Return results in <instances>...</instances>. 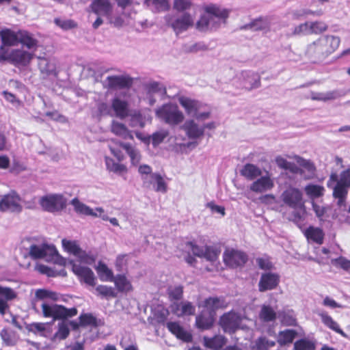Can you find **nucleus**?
<instances>
[{
  "label": "nucleus",
  "instance_id": "1",
  "mask_svg": "<svg viewBox=\"0 0 350 350\" xmlns=\"http://www.w3.org/2000/svg\"><path fill=\"white\" fill-rule=\"evenodd\" d=\"M340 39L338 36L326 35L308 44L304 53L307 60L317 64L334 53L339 47Z\"/></svg>",
  "mask_w": 350,
  "mask_h": 350
},
{
  "label": "nucleus",
  "instance_id": "2",
  "mask_svg": "<svg viewBox=\"0 0 350 350\" xmlns=\"http://www.w3.org/2000/svg\"><path fill=\"white\" fill-rule=\"evenodd\" d=\"M42 316L44 318H51L54 321L66 320L78 314L77 308H68L60 304H49L44 301L41 305Z\"/></svg>",
  "mask_w": 350,
  "mask_h": 350
},
{
  "label": "nucleus",
  "instance_id": "3",
  "mask_svg": "<svg viewBox=\"0 0 350 350\" xmlns=\"http://www.w3.org/2000/svg\"><path fill=\"white\" fill-rule=\"evenodd\" d=\"M34 54L23 49H12L10 53L0 46V62L8 61L16 67H26L33 59Z\"/></svg>",
  "mask_w": 350,
  "mask_h": 350
},
{
  "label": "nucleus",
  "instance_id": "4",
  "mask_svg": "<svg viewBox=\"0 0 350 350\" xmlns=\"http://www.w3.org/2000/svg\"><path fill=\"white\" fill-rule=\"evenodd\" d=\"M156 116L166 124L175 126L181 123L184 120V115L176 104L167 103L156 110Z\"/></svg>",
  "mask_w": 350,
  "mask_h": 350
},
{
  "label": "nucleus",
  "instance_id": "5",
  "mask_svg": "<svg viewBox=\"0 0 350 350\" xmlns=\"http://www.w3.org/2000/svg\"><path fill=\"white\" fill-rule=\"evenodd\" d=\"M42 209L46 212L56 213L67 206V199L61 193H51L42 196L38 201Z\"/></svg>",
  "mask_w": 350,
  "mask_h": 350
},
{
  "label": "nucleus",
  "instance_id": "6",
  "mask_svg": "<svg viewBox=\"0 0 350 350\" xmlns=\"http://www.w3.org/2000/svg\"><path fill=\"white\" fill-rule=\"evenodd\" d=\"M284 204L294 210H302L305 212V202L302 191L298 188L290 187L281 195Z\"/></svg>",
  "mask_w": 350,
  "mask_h": 350
},
{
  "label": "nucleus",
  "instance_id": "7",
  "mask_svg": "<svg viewBox=\"0 0 350 350\" xmlns=\"http://www.w3.org/2000/svg\"><path fill=\"white\" fill-rule=\"evenodd\" d=\"M241 321L242 318L239 314L230 311L220 317L219 324L224 332L231 334L240 328Z\"/></svg>",
  "mask_w": 350,
  "mask_h": 350
},
{
  "label": "nucleus",
  "instance_id": "8",
  "mask_svg": "<svg viewBox=\"0 0 350 350\" xmlns=\"http://www.w3.org/2000/svg\"><path fill=\"white\" fill-rule=\"evenodd\" d=\"M247 255L240 250L226 249L223 254L224 264L230 268H237L243 266L247 261Z\"/></svg>",
  "mask_w": 350,
  "mask_h": 350
},
{
  "label": "nucleus",
  "instance_id": "9",
  "mask_svg": "<svg viewBox=\"0 0 350 350\" xmlns=\"http://www.w3.org/2000/svg\"><path fill=\"white\" fill-rule=\"evenodd\" d=\"M166 21L177 35L187 31L194 25L193 17L188 12H184L174 18L169 16Z\"/></svg>",
  "mask_w": 350,
  "mask_h": 350
},
{
  "label": "nucleus",
  "instance_id": "10",
  "mask_svg": "<svg viewBox=\"0 0 350 350\" xmlns=\"http://www.w3.org/2000/svg\"><path fill=\"white\" fill-rule=\"evenodd\" d=\"M21 197L15 191H11L9 193L2 196L0 200V211L5 212L10 211L20 213L22 206L20 204Z\"/></svg>",
  "mask_w": 350,
  "mask_h": 350
},
{
  "label": "nucleus",
  "instance_id": "11",
  "mask_svg": "<svg viewBox=\"0 0 350 350\" xmlns=\"http://www.w3.org/2000/svg\"><path fill=\"white\" fill-rule=\"evenodd\" d=\"M107 84L104 88L108 90L129 89L133 83V79L129 75H111L106 78Z\"/></svg>",
  "mask_w": 350,
  "mask_h": 350
},
{
  "label": "nucleus",
  "instance_id": "12",
  "mask_svg": "<svg viewBox=\"0 0 350 350\" xmlns=\"http://www.w3.org/2000/svg\"><path fill=\"white\" fill-rule=\"evenodd\" d=\"M72 270L77 276L81 282H84L88 286H94L96 284V278L92 270L87 267L81 266L70 262Z\"/></svg>",
  "mask_w": 350,
  "mask_h": 350
},
{
  "label": "nucleus",
  "instance_id": "13",
  "mask_svg": "<svg viewBox=\"0 0 350 350\" xmlns=\"http://www.w3.org/2000/svg\"><path fill=\"white\" fill-rule=\"evenodd\" d=\"M280 281V275L278 273L272 272L262 273L258 282V291L265 292L275 289Z\"/></svg>",
  "mask_w": 350,
  "mask_h": 350
},
{
  "label": "nucleus",
  "instance_id": "14",
  "mask_svg": "<svg viewBox=\"0 0 350 350\" xmlns=\"http://www.w3.org/2000/svg\"><path fill=\"white\" fill-rule=\"evenodd\" d=\"M29 256L33 259H40L49 256L53 257L57 255L56 248L53 245L42 244L41 246L31 245L29 247Z\"/></svg>",
  "mask_w": 350,
  "mask_h": 350
},
{
  "label": "nucleus",
  "instance_id": "15",
  "mask_svg": "<svg viewBox=\"0 0 350 350\" xmlns=\"http://www.w3.org/2000/svg\"><path fill=\"white\" fill-rule=\"evenodd\" d=\"M169 332L175 336L176 338L185 342H191L193 337L191 333L186 331L177 321H169L166 323Z\"/></svg>",
  "mask_w": 350,
  "mask_h": 350
},
{
  "label": "nucleus",
  "instance_id": "16",
  "mask_svg": "<svg viewBox=\"0 0 350 350\" xmlns=\"http://www.w3.org/2000/svg\"><path fill=\"white\" fill-rule=\"evenodd\" d=\"M170 308L178 317L191 316L196 312L195 306L188 301L174 302L170 305Z\"/></svg>",
  "mask_w": 350,
  "mask_h": 350
},
{
  "label": "nucleus",
  "instance_id": "17",
  "mask_svg": "<svg viewBox=\"0 0 350 350\" xmlns=\"http://www.w3.org/2000/svg\"><path fill=\"white\" fill-rule=\"evenodd\" d=\"M204 12L208 15L213 21V18H217L218 21H222L226 23V19L229 16V10L227 9H222L215 4H209L203 7Z\"/></svg>",
  "mask_w": 350,
  "mask_h": 350
},
{
  "label": "nucleus",
  "instance_id": "18",
  "mask_svg": "<svg viewBox=\"0 0 350 350\" xmlns=\"http://www.w3.org/2000/svg\"><path fill=\"white\" fill-rule=\"evenodd\" d=\"M92 11L96 15L107 17L113 12V5L109 0H94L90 4Z\"/></svg>",
  "mask_w": 350,
  "mask_h": 350
},
{
  "label": "nucleus",
  "instance_id": "19",
  "mask_svg": "<svg viewBox=\"0 0 350 350\" xmlns=\"http://www.w3.org/2000/svg\"><path fill=\"white\" fill-rule=\"evenodd\" d=\"M273 187V180L268 176H264L254 181L250 185V189L255 193H263L271 190Z\"/></svg>",
  "mask_w": 350,
  "mask_h": 350
},
{
  "label": "nucleus",
  "instance_id": "20",
  "mask_svg": "<svg viewBox=\"0 0 350 350\" xmlns=\"http://www.w3.org/2000/svg\"><path fill=\"white\" fill-rule=\"evenodd\" d=\"M178 102L188 115H196L203 106L199 100L184 96L178 98Z\"/></svg>",
  "mask_w": 350,
  "mask_h": 350
},
{
  "label": "nucleus",
  "instance_id": "21",
  "mask_svg": "<svg viewBox=\"0 0 350 350\" xmlns=\"http://www.w3.org/2000/svg\"><path fill=\"white\" fill-rule=\"evenodd\" d=\"M16 297V293L10 287L0 286V314L4 315L6 310L9 308L8 301L12 300Z\"/></svg>",
  "mask_w": 350,
  "mask_h": 350
},
{
  "label": "nucleus",
  "instance_id": "22",
  "mask_svg": "<svg viewBox=\"0 0 350 350\" xmlns=\"http://www.w3.org/2000/svg\"><path fill=\"white\" fill-rule=\"evenodd\" d=\"M243 75V88L247 91H251L253 89L258 88L261 85L260 76L254 72H244Z\"/></svg>",
  "mask_w": 350,
  "mask_h": 350
},
{
  "label": "nucleus",
  "instance_id": "23",
  "mask_svg": "<svg viewBox=\"0 0 350 350\" xmlns=\"http://www.w3.org/2000/svg\"><path fill=\"white\" fill-rule=\"evenodd\" d=\"M111 108L116 116L120 119H124L129 115V103L120 98L115 97L112 99Z\"/></svg>",
  "mask_w": 350,
  "mask_h": 350
},
{
  "label": "nucleus",
  "instance_id": "24",
  "mask_svg": "<svg viewBox=\"0 0 350 350\" xmlns=\"http://www.w3.org/2000/svg\"><path fill=\"white\" fill-rule=\"evenodd\" d=\"M18 43L25 46L29 50L36 51L38 47V40L33 36V35L26 31H18Z\"/></svg>",
  "mask_w": 350,
  "mask_h": 350
},
{
  "label": "nucleus",
  "instance_id": "25",
  "mask_svg": "<svg viewBox=\"0 0 350 350\" xmlns=\"http://www.w3.org/2000/svg\"><path fill=\"white\" fill-rule=\"evenodd\" d=\"M228 305L224 297H210L206 298L204 301V306L209 310L210 312H213L218 309L227 308Z\"/></svg>",
  "mask_w": 350,
  "mask_h": 350
},
{
  "label": "nucleus",
  "instance_id": "26",
  "mask_svg": "<svg viewBox=\"0 0 350 350\" xmlns=\"http://www.w3.org/2000/svg\"><path fill=\"white\" fill-rule=\"evenodd\" d=\"M2 45L5 46H16L18 44V31L15 32L9 29H6L0 31Z\"/></svg>",
  "mask_w": 350,
  "mask_h": 350
},
{
  "label": "nucleus",
  "instance_id": "27",
  "mask_svg": "<svg viewBox=\"0 0 350 350\" xmlns=\"http://www.w3.org/2000/svg\"><path fill=\"white\" fill-rule=\"evenodd\" d=\"M214 323V318L211 313L202 311L196 318V325L200 329H210Z\"/></svg>",
  "mask_w": 350,
  "mask_h": 350
},
{
  "label": "nucleus",
  "instance_id": "28",
  "mask_svg": "<svg viewBox=\"0 0 350 350\" xmlns=\"http://www.w3.org/2000/svg\"><path fill=\"white\" fill-rule=\"evenodd\" d=\"M304 235L307 239L311 240L319 245H321L323 243L325 234L320 228L310 226L306 229Z\"/></svg>",
  "mask_w": 350,
  "mask_h": 350
},
{
  "label": "nucleus",
  "instance_id": "29",
  "mask_svg": "<svg viewBox=\"0 0 350 350\" xmlns=\"http://www.w3.org/2000/svg\"><path fill=\"white\" fill-rule=\"evenodd\" d=\"M115 286L120 293H127L133 290L131 282L124 274H118L113 281Z\"/></svg>",
  "mask_w": 350,
  "mask_h": 350
},
{
  "label": "nucleus",
  "instance_id": "30",
  "mask_svg": "<svg viewBox=\"0 0 350 350\" xmlns=\"http://www.w3.org/2000/svg\"><path fill=\"white\" fill-rule=\"evenodd\" d=\"M78 319L80 321L82 327L96 328L103 325V322L100 319H98L92 313H82L79 315Z\"/></svg>",
  "mask_w": 350,
  "mask_h": 350
},
{
  "label": "nucleus",
  "instance_id": "31",
  "mask_svg": "<svg viewBox=\"0 0 350 350\" xmlns=\"http://www.w3.org/2000/svg\"><path fill=\"white\" fill-rule=\"evenodd\" d=\"M319 316L320 317L322 323L330 329L334 331L335 332L340 334L343 337H347L346 334L340 328L339 325L336 321H335L331 316H329L327 312H322L319 313Z\"/></svg>",
  "mask_w": 350,
  "mask_h": 350
},
{
  "label": "nucleus",
  "instance_id": "32",
  "mask_svg": "<svg viewBox=\"0 0 350 350\" xmlns=\"http://www.w3.org/2000/svg\"><path fill=\"white\" fill-rule=\"evenodd\" d=\"M262 171L256 165L252 163H247L240 170V174L246 179L253 180L261 176Z\"/></svg>",
  "mask_w": 350,
  "mask_h": 350
},
{
  "label": "nucleus",
  "instance_id": "33",
  "mask_svg": "<svg viewBox=\"0 0 350 350\" xmlns=\"http://www.w3.org/2000/svg\"><path fill=\"white\" fill-rule=\"evenodd\" d=\"M348 187L344 186L339 183L337 182L336 185L333 188L332 196L335 199H337V205L338 206H342L345 204L347 194H348Z\"/></svg>",
  "mask_w": 350,
  "mask_h": 350
},
{
  "label": "nucleus",
  "instance_id": "34",
  "mask_svg": "<svg viewBox=\"0 0 350 350\" xmlns=\"http://www.w3.org/2000/svg\"><path fill=\"white\" fill-rule=\"evenodd\" d=\"M297 336V332L295 329H286L278 332L277 342L281 345H286L293 342Z\"/></svg>",
  "mask_w": 350,
  "mask_h": 350
},
{
  "label": "nucleus",
  "instance_id": "35",
  "mask_svg": "<svg viewBox=\"0 0 350 350\" xmlns=\"http://www.w3.org/2000/svg\"><path fill=\"white\" fill-rule=\"evenodd\" d=\"M144 4L154 12H165L170 8L168 0H144Z\"/></svg>",
  "mask_w": 350,
  "mask_h": 350
},
{
  "label": "nucleus",
  "instance_id": "36",
  "mask_svg": "<svg viewBox=\"0 0 350 350\" xmlns=\"http://www.w3.org/2000/svg\"><path fill=\"white\" fill-rule=\"evenodd\" d=\"M204 340L206 347L214 349L222 348L227 342L226 338L221 335H216L213 338L204 337Z\"/></svg>",
  "mask_w": 350,
  "mask_h": 350
},
{
  "label": "nucleus",
  "instance_id": "37",
  "mask_svg": "<svg viewBox=\"0 0 350 350\" xmlns=\"http://www.w3.org/2000/svg\"><path fill=\"white\" fill-rule=\"evenodd\" d=\"M96 271L101 281L112 282L115 278L111 269L101 261L98 262V265L96 267Z\"/></svg>",
  "mask_w": 350,
  "mask_h": 350
},
{
  "label": "nucleus",
  "instance_id": "38",
  "mask_svg": "<svg viewBox=\"0 0 350 350\" xmlns=\"http://www.w3.org/2000/svg\"><path fill=\"white\" fill-rule=\"evenodd\" d=\"M184 129L190 138H198L204 134V129L199 128L193 120H189L185 123Z\"/></svg>",
  "mask_w": 350,
  "mask_h": 350
},
{
  "label": "nucleus",
  "instance_id": "39",
  "mask_svg": "<svg viewBox=\"0 0 350 350\" xmlns=\"http://www.w3.org/2000/svg\"><path fill=\"white\" fill-rule=\"evenodd\" d=\"M111 131L115 135L120 136L123 139H133V135L129 131L126 126L122 123L113 122L111 124Z\"/></svg>",
  "mask_w": 350,
  "mask_h": 350
},
{
  "label": "nucleus",
  "instance_id": "40",
  "mask_svg": "<svg viewBox=\"0 0 350 350\" xmlns=\"http://www.w3.org/2000/svg\"><path fill=\"white\" fill-rule=\"evenodd\" d=\"M70 204L74 206V209L77 213L94 217L97 216V214L91 208L81 202L77 198L72 199Z\"/></svg>",
  "mask_w": 350,
  "mask_h": 350
},
{
  "label": "nucleus",
  "instance_id": "41",
  "mask_svg": "<svg viewBox=\"0 0 350 350\" xmlns=\"http://www.w3.org/2000/svg\"><path fill=\"white\" fill-rule=\"evenodd\" d=\"M36 298L39 300L49 299L53 301H57L59 299V294L45 288H39L35 293Z\"/></svg>",
  "mask_w": 350,
  "mask_h": 350
},
{
  "label": "nucleus",
  "instance_id": "42",
  "mask_svg": "<svg viewBox=\"0 0 350 350\" xmlns=\"http://www.w3.org/2000/svg\"><path fill=\"white\" fill-rule=\"evenodd\" d=\"M119 146L122 147L129 155L131 163L137 165L139 163L141 160V155L137 150H135L130 144L119 142Z\"/></svg>",
  "mask_w": 350,
  "mask_h": 350
},
{
  "label": "nucleus",
  "instance_id": "43",
  "mask_svg": "<svg viewBox=\"0 0 350 350\" xmlns=\"http://www.w3.org/2000/svg\"><path fill=\"white\" fill-rule=\"evenodd\" d=\"M183 288L182 285L169 286L167 290L169 300L174 303L182 299L184 293Z\"/></svg>",
  "mask_w": 350,
  "mask_h": 350
},
{
  "label": "nucleus",
  "instance_id": "44",
  "mask_svg": "<svg viewBox=\"0 0 350 350\" xmlns=\"http://www.w3.org/2000/svg\"><path fill=\"white\" fill-rule=\"evenodd\" d=\"M1 336L8 346H14L16 344L18 339L16 332L8 329H3L1 332Z\"/></svg>",
  "mask_w": 350,
  "mask_h": 350
},
{
  "label": "nucleus",
  "instance_id": "45",
  "mask_svg": "<svg viewBox=\"0 0 350 350\" xmlns=\"http://www.w3.org/2000/svg\"><path fill=\"white\" fill-rule=\"evenodd\" d=\"M259 318L264 322L273 321L276 319V313L269 306H263L259 313Z\"/></svg>",
  "mask_w": 350,
  "mask_h": 350
},
{
  "label": "nucleus",
  "instance_id": "46",
  "mask_svg": "<svg viewBox=\"0 0 350 350\" xmlns=\"http://www.w3.org/2000/svg\"><path fill=\"white\" fill-rule=\"evenodd\" d=\"M253 31L269 30L270 22L267 17L260 16L252 21Z\"/></svg>",
  "mask_w": 350,
  "mask_h": 350
},
{
  "label": "nucleus",
  "instance_id": "47",
  "mask_svg": "<svg viewBox=\"0 0 350 350\" xmlns=\"http://www.w3.org/2000/svg\"><path fill=\"white\" fill-rule=\"evenodd\" d=\"M210 25L213 27H217L219 23L217 21H213L208 14H204L197 21L196 28L200 31H204L208 28Z\"/></svg>",
  "mask_w": 350,
  "mask_h": 350
},
{
  "label": "nucleus",
  "instance_id": "48",
  "mask_svg": "<svg viewBox=\"0 0 350 350\" xmlns=\"http://www.w3.org/2000/svg\"><path fill=\"white\" fill-rule=\"evenodd\" d=\"M306 194L312 198L321 197L324 194V188L323 186L309 184L305 187Z\"/></svg>",
  "mask_w": 350,
  "mask_h": 350
},
{
  "label": "nucleus",
  "instance_id": "49",
  "mask_svg": "<svg viewBox=\"0 0 350 350\" xmlns=\"http://www.w3.org/2000/svg\"><path fill=\"white\" fill-rule=\"evenodd\" d=\"M105 163L107 170L111 172L118 174L127 172V168L124 165L116 163L112 159L109 157H105Z\"/></svg>",
  "mask_w": 350,
  "mask_h": 350
},
{
  "label": "nucleus",
  "instance_id": "50",
  "mask_svg": "<svg viewBox=\"0 0 350 350\" xmlns=\"http://www.w3.org/2000/svg\"><path fill=\"white\" fill-rule=\"evenodd\" d=\"M315 343L306 338L297 340L294 343L293 350H315Z\"/></svg>",
  "mask_w": 350,
  "mask_h": 350
},
{
  "label": "nucleus",
  "instance_id": "51",
  "mask_svg": "<svg viewBox=\"0 0 350 350\" xmlns=\"http://www.w3.org/2000/svg\"><path fill=\"white\" fill-rule=\"evenodd\" d=\"M169 314L168 309L162 308L153 313V320L159 325H166Z\"/></svg>",
  "mask_w": 350,
  "mask_h": 350
},
{
  "label": "nucleus",
  "instance_id": "52",
  "mask_svg": "<svg viewBox=\"0 0 350 350\" xmlns=\"http://www.w3.org/2000/svg\"><path fill=\"white\" fill-rule=\"evenodd\" d=\"M220 252L221 250L215 247L206 245L202 257L208 261L214 262L217 260Z\"/></svg>",
  "mask_w": 350,
  "mask_h": 350
},
{
  "label": "nucleus",
  "instance_id": "53",
  "mask_svg": "<svg viewBox=\"0 0 350 350\" xmlns=\"http://www.w3.org/2000/svg\"><path fill=\"white\" fill-rule=\"evenodd\" d=\"M96 291L98 295L107 299L115 298L117 297V293L111 286H108L106 285H98L96 288Z\"/></svg>",
  "mask_w": 350,
  "mask_h": 350
},
{
  "label": "nucleus",
  "instance_id": "54",
  "mask_svg": "<svg viewBox=\"0 0 350 350\" xmlns=\"http://www.w3.org/2000/svg\"><path fill=\"white\" fill-rule=\"evenodd\" d=\"M328 25L323 21H314L309 23V33L320 34L327 31Z\"/></svg>",
  "mask_w": 350,
  "mask_h": 350
},
{
  "label": "nucleus",
  "instance_id": "55",
  "mask_svg": "<svg viewBox=\"0 0 350 350\" xmlns=\"http://www.w3.org/2000/svg\"><path fill=\"white\" fill-rule=\"evenodd\" d=\"M62 245L68 252L75 256L81 253V249L75 241H69L64 239L62 240Z\"/></svg>",
  "mask_w": 350,
  "mask_h": 350
},
{
  "label": "nucleus",
  "instance_id": "56",
  "mask_svg": "<svg viewBox=\"0 0 350 350\" xmlns=\"http://www.w3.org/2000/svg\"><path fill=\"white\" fill-rule=\"evenodd\" d=\"M55 24L64 31L77 28L78 25L76 21L72 19L63 20L59 18L54 19Z\"/></svg>",
  "mask_w": 350,
  "mask_h": 350
},
{
  "label": "nucleus",
  "instance_id": "57",
  "mask_svg": "<svg viewBox=\"0 0 350 350\" xmlns=\"http://www.w3.org/2000/svg\"><path fill=\"white\" fill-rule=\"evenodd\" d=\"M193 6L192 0H174L173 8L178 12H187Z\"/></svg>",
  "mask_w": 350,
  "mask_h": 350
},
{
  "label": "nucleus",
  "instance_id": "58",
  "mask_svg": "<svg viewBox=\"0 0 350 350\" xmlns=\"http://www.w3.org/2000/svg\"><path fill=\"white\" fill-rule=\"evenodd\" d=\"M151 178L156 183L155 190L165 193L167 191V184L161 174L153 173L151 174Z\"/></svg>",
  "mask_w": 350,
  "mask_h": 350
},
{
  "label": "nucleus",
  "instance_id": "59",
  "mask_svg": "<svg viewBox=\"0 0 350 350\" xmlns=\"http://www.w3.org/2000/svg\"><path fill=\"white\" fill-rule=\"evenodd\" d=\"M275 345L274 341L269 340L266 337H259L256 341L257 350H267Z\"/></svg>",
  "mask_w": 350,
  "mask_h": 350
},
{
  "label": "nucleus",
  "instance_id": "60",
  "mask_svg": "<svg viewBox=\"0 0 350 350\" xmlns=\"http://www.w3.org/2000/svg\"><path fill=\"white\" fill-rule=\"evenodd\" d=\"M169 133L167 131H160L154 133L151 136L152 144L154 147L159 146L167 137Z\"/></svg>",
  "mask_w": 350,
  "mask_h": 350
},
{
  "label": "nucleus",
  "instance_id": "61",
  "mask_svg": "<svg viewBox=\"0 0 350 350\" xmlns=\"http://www.w3.org/2000/svg\"><path fill=\"white\" fill-rule=\"evenodd\" d=\"M111 142L113 143V144L109 145V148L111 150V152L119 161H122L124 157L121 150L118 148H122L121 146H119L118 143L120 142L111 140Z\"/></svg>",
  "mask_w": 350,
  "mask_h": 350
},
{
  "label": "nucleus",
  "instance_id": "62",
  "mask_svg": "<svg viewBox=\"0 0 350 350\" xmlns=\"http://www.w3.org/2000/svg\"><path fill=\"white\" fill-rule=\"evenodd\" d=\"M107 18L108 20V23L110 25L117 28L122 27L124 24V20L122 16L120 14L113 16L112 14H111L107 17Z\"/></svg>",
  "mask_w": 350,
  "mask_h": 350
},
{
  "label": "nucleus",
  "instance_id": "63",
  "mask_svg": "<svg viewBox=\"0 0 350 350\" xmlns=\"http://www.w3.org/2000/svg\"><path fill=\"white\" fill-rule=\"evenodd\" d=\"M338 183L348 188L350 187V167L340 173V179Z\"/></svg>",
  "mask_w": 350,
  "mask_h": 350
},
{
  "label": "nucleus",
  "instance_id": "64",
  "mask_svg": "<svg viewBox=\"0 0 350 350\" xmlns=\"http://www.w3.org/2000/svg\"><path fill=\"white\" fill-rule=\"evenodd\" d=\"M70 334V330L66 325H62L59 327L55 334V337L59 340L66 339Z\"/></svg>",
  "mask_w": 350,
  "mask_h": 350
}]
</instances>
